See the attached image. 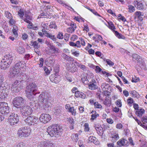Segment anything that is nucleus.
Listing matches in <instances>:
<instances>
[{
    "label": "nucleus",
    "instance_id": "16",
    "mask_svg": "<svg viewBox=\"0 0 147 147\" xmlns=\"http://www.w3.org/2000/svg\"><path fill=\"white\" fill-rule=\"evenodd\" d=\"M117 143L119 146H126L129 145V143L127 140L123 138L119 140Z\"/></svg>",
    "mask_w": 147,
    "mask_h": 147
},
{
    "label": "nucleus",
    "instance_id": "10",
    "mask_svg": "<svg viewBox=\"0 0 147 147\" xmlns=\"http://www.w3.org/2000/svg\"><path fill=\"white\" fill-rule=\"evenodd\" d=\"M38 120V117L31 116L28 117L27 118L24 119L26 123L30 125H34L35 123H37Z\"/></svg>",
    "mask_w": 147,
    "mask_h": 147
},
{
    "label": "nucleus",
    "instance_id": "13",
    "mask_svg": "<svg viewBox=\"0 0 147 147\" xmlns=\"http://www.w3.org/2000/svg\"><path fill=\"white\" fill-rule=\"evenodd\" d=\"M88 88L89 89L94 90L98 88L96 85V82L94 79H92L88 84Z\"/></svg>",
    "mask_w": 147,
    "mask_h": 147
},
{
    "label": "nucleus",
    "instance_id": "36",
    "mask_svg": "<svg viewBox=\"0 0 147 147\" xmlns=\"http://www.w3.org/2000/svg\"><path fill=\"white\" fill-rule=\"evenodd\" d=\"M108 27L110 29L113 31L115 29V27L114 24L111 22H108Z\"/></svg>",
    "mask_w": 147,
    "mask_h": 147
},
{
    "label": "nucleus",
    "instance_id": "59",
    "mask_svg": "<svg viewBox=\"0 0 147 147\" xmlns=\"http://www.w3.org/2000/svg\"><path fill=\"white\" fill-rule=\"evenodd\" d=\"M130 93L132 95L133 97H137L138 93L135 90L131 91L130 92Z\"/></svg>",
    "mask_w": 147,
    "mask_h": 147
},
{
    "label": "nucleus",
    "instance_id": "35",
    "mask_svg": "<svg viewBox=\"0 0 147 147\" xmlns=\"http://www.w3.org/2000/svg\"><path fill=\"white\" fill-rule=\"evenodd\" d=\"M68 111L70 112L72 115L74 116L76 115V112L74 107H71L70 108L69 110H68Z\"/></svg>",
    "mask_w": 147,
    "mask_h": 147
},
{
    "label": "nucleus",
    "instance_id": "41",
    "mask_svg": "<svg viewBox=\"0 0 147 147\" xmlns=\"http://www.w3.org/2000/svg\"><path fill=\"white\" fill-rule=\"evenodd\" d=\"M135 18L139 17L140 16H144V13L140 11H137L134 13Z\"/></svg>",
    "mask_w": 147,
    "mask_h": 147
},
{
    "label": "nucleus",
    "instance_id": "11",
    "mask_svg": "<svg viewBox=\"0 0 147 147\" xmlns=\"http://www.w3.org/2000/svg\"><path fill=\"white\" fill-rule=\"evenodd\" d=\"M51 119L50 115L49 114L42 113L39 118L40 121L43 123H45L49 121Z\"/></svg>",
    "mask_w": 147,
    "mask_h": 147
},
{
    "label": "nucleus",
    "instance_id": "8",
    "mask_svg": "<svg viewBox=\"0 0 147 147\" xmlns=\"http://www.w3.org/2000/svg\"><path fill=\"white\" fill-rule=\"evenodd\" d=\"M133 58L135 60H137V65L141 69H143L144 70H146L145 64L140 56L137 54H134L133 55Z\"/></svg>",
    "mask_w": 147,
    "mask_h": 147
},
{
    "label": "nucleus",
    "instance_id": "42",
    "mask_svg": "<svg viewBox=\"0 0 147 147\" xmlns=\"http://www.w3.org/2000/svg\"><path fill=\"white\" fill-rule=\"evenodd\" d=\"M25 146V144L24 143L22 142H20L17 143L15 146V147H24Z\"/></svg>",
    "mask_w": 147,
    "mask_h": 147
},
{
    "label": "nucleus",
    "instance_id": "17",
    "mask_svg": "<svg viewBox=\"0 0 147 147\" xmlns=\"http://www.w3.org/2000/svg\"><path fill=\"white\" fill-rule=\"evenodd\" d=\"M3 59L10 65L13 60V58L12 55H5Z\"/></svg>",
    "mask_w": 147,
    "mask_h": 147
},
{
    "label": "nucleus",
    "instance_id": "19",
    "mask_svg": "<svg viewBox=\"0 0 147 147\" xmlns=\"http://www.w3.org/2000/svg\"><path fill=\"white\" fill-rule=\"evenodd\" d=\"M134 5L137 9L138 10H143L145 9H146L143 4L141 2H137L136 3H134Z\"/></svg>",
    "mask_w": 147,
    "mask_h": 147
},
{
    "label": "nucleus",
    "instance_id": "30",
    "mask_svg": "<svg viewBox=\"0 0 147 147\" xmlns=\"http://www.w3.org/2000/svg\"><path fill=\"white\" fill-rule=\"evenodd\" d=\"M88 141V142H93L96 144L98 143L97 142V139L96 138L93 136H90L89 137Z\"/></svg>",
    "mask_w": 147,
    "mask_h": 147
},
{
    "label": "nucleus",
    "instance_id": "40",
    "mask_svg": "<svg viewBox=\"0 0 147 147\" xmlns=\"http://www.w3.org/2000/svg\"><path fill=\"white\" fill-rule=\"evenodd\" d=\"M18 51L19 53L22 54L24 52L25 49L23 47L20 46L18 48Z\"/></svg>",
    "mask_w": 147,
    "mask_h": 147
},
{
    "label": "nucleus",
    "instance_id": "15",
    "mask_svg": "<svg viewBox=\"0 0 147 147\" xmlns=\"http://www.w3.org/2000/svg\"><path fill=\"white\" fill-rule=\"evenodd\" d=\"M23 19L25 22L29 24L27 26L28 28H32L31 26H32L33 24L30 21V20H32L31 17L26 14H25L24 17L23 18Z\"/></svg>",
    "mask_w": 147,
    "mask_h": 147
},
{
    "label": "nucleus",
    "instance_id": "24",
    "mask_svg": "<svg viewBox=\"0 0 147 147\" xmlns=\"http://www.w3.org/2000/svg\"><path fill=\"white\" fill-rule=\"evenodd\" d=\"M50 49L51 50V52L52 54L59 53L60 51L59 49L55 48V47L53 45H50Z\"/></svg>",
    "mask_w": 147,
    "mask_h": 147
},
{
    "label": "nucleus",
    "instance_id": "60",
    "mask_svg": "<svg viewBox=\"0 0 147 147\" xmlns=\"http://www.w3.org/2000/svg\"><path fill=\"white\" fill-rule=\"evenodd\" d=\"M106 61L107 63L110 66H113L114 64V63L111 60L109 59H107L106 60Z\"/></svg>",
    "mask_w": 147,
    "mask_h": 147
},
{
    "label": "nucleus",
    "instance_id": "20",
    "mask_svg": "<svg viewBox=\"0 0 147 147\" xmlns=\"http://www.w3.org/2000/svg\"><path fill=\"white\" fill-rule=\"evenodd\" d=\"M94 127L95 129L97 131V133L99 135H101L102 134V127L100 125L98 124H95Z\"/></svg>",
    "mask_w": 147,
    "mask_h": 147
},
{
    "label": "nucleus",
    "instance_id": "6",
    "mask_svg": "<svg viewBox=\"0 0 147 147\" xmlns=\"http://www.w3.org/2000/svg\"><path fill=\"white\" fill-rule=\"evenodd\" d=\"M25 100L21 97H17L14 98L13 101V106L17 108H21L25 102Z\"/></svg>",
    "mask_w": 147,
    "mask_h": 147
},
{
    "label": "nucleus",
    "instance_id": "31",
    "mask_svg": "<svg viewBox=\"0 0 147 147\" xmlns=\"http://www.w3.org/2000/svg\"><path fill=\"white\" fill-rule=\"evenodd\" d=\"M55 76H56L55 74H52L51 75L50 77V80L52 82H56L59 81L57 80V78L55 77Z\"/></svg>",
    "mask_w": 147,
    "mask_h": 147
},
{
    "label": "nucleus",
    "instance_id": "32",
    "mask_svg": "<svg viewBox=\"0 0 147 147\" xmlns=\"http://www.w3.org/2000/svg\"><path fill=\"white\" fill-rule=\"evenodd\" d=\"M22 89L21 87H20V89H18V87L16 86V87H11V90L13 93H18L20 92Z\"/></svg>",
    "mask_w": 147,
    "mask_h": 147
},
{
    "label": "nucleus",
    "instance_id": "47",
    "mask_svg": "<svg viewBox=\"0 0 147 147\" xmlns=\"http://www.w3.org/2000/svg\"><path fill=\"white\" fill-rule=\"evenodd\" d=\"M9 20V25L11 26H13L15 23V21L13 19V18H10Z\"/></svg>",
    "mask_w": 147,
    "mask_h": 147
},
{
    "label": "nucleus",
    "instance_id": "37",
    "mask_svg": "<svg viewBox=\"0 0 147 147\" xmlns=\"http://www.w3.org/2000/svg\"><path fill=\"white\" fill-rule=\"evenodd\" d=\"M94 105L95 108L99 109H102V106L97 102H96L94 103Z\"/></svg>",
    "mask_w": 147,
    "mask_h": 147
},
{
    "label": "nucleus",
    "instance_id": "63",
    "mask_svg": "<svg viewBox=\"0 0 147 147\" xmlns=\"http://www.w3.org/2000/svg\"><path fill=\"white\" fill-rule=\"evenodd\" d=\"M118 16V19L119 20H121L123 22H125L126 21V20L125 18L123 16H121V14H119Z\"/></svg>",
    "mask_w": 147,
    "mask_h": 147
},
{
    "label": "nucleus",
    "instance_id": "49",
    "mask_svg": "<svg viewBox=\"0 0 147 147\" xmlns=\"http://www.w3.org/2000/svg\"><path fill=\"white\" fill-rule=\"evenodd\" d=\"M44 69L45 71L46 75H48L50 74V71L48 68L46 66L44 67Z\"/></svg>",
    "mask_w": 147,
    "mask_h": 147
},
{
    "label": "nucleus",
    "instance_id": "45",
    "mask_svg": "<svg viewBox=\"0 0 147 147\" xmlns=\"http://www.w3.org/2000/svg\"><path fill=\"white\" fill-rule=\"evenodd\" d=\"M128 9H129V12L131 13L134 12L135 10L134 7L131 5H129L128 6Z\"/></svg>",
    "mask_w": 147,
    "mask_h": 147
},
{
    "label": "nucleus",
    "instance_id": "21",
    "mask_svg": "<svg viewBox=\"0 0 147 147\" xmlns=\"http://www.w3.org/2000/svg\"><path fill=\"white\" fill-rule=\"evenodd\" d=\"M75 96L77 98H81L82 99H85L86 97V95L85 94L78 91L75 92Z\"/></svg>",
    "mask_w": 147,
    "mask_h": 147
},
{
    "label": "nucleus",
    "instance_id": "43",
    "mask_svg": "<svg viewBox=\"0 0 147 147\" xmlns=\"http://www.w3.org/2000/svg\"><path fill=\"white\" fill-rule=\"evenodd\" d=\"M66 69L67 70L69 71L70 72H75L76 71V69H75V70H72V68H71V67H69V64L68 63H67L66 65Z\"/></svg>",
    "mask_w": 147,
    "mask_h": 147
},
{
    "label": "nucleus",
    "instance_id": "55",
    "mask_svg": "<svg viewBox=\"0 0 147 147\" xmlns=\"http://www.w3.org/2000/svg\"><path fill=\"white\" fill-rule=\"evenodd\" d=\"M57 38L60 39H63V35L62 33L59 32L57 35Z\"/></svg>",
    "mask_w": 147,
    "mask_h": 147
},
{
    "label": "nucleus",
    "instance_id": "57",
    "mask_svg": "<svg viewBox=\"0 0 147 147\" xmlns=\"http://www.w3.org/2000/svg\"><path fill=\"white\" fill-rule=\"evenodd\" d=\"M15 27H16V26H14L12 30V31L15 36H17L18 35V33L17 32V30L15 28Z\"/></svg>",
    "mask_w": 147,
    "mask_h": 147
},
{
    "label": "nucleus",
    "instance_id": "3",
    "mask_svg": "<svg viewBox=\"0 0 147 147\" xmlns=\"http://www.w3.org/2000/svg\"><path fill=\"white\" fill-rule=\"evenodd\" d=\"M63 129L59 126L53 125L49 126L47 129V132L51 137H58L61 134Z\"/></svg>",
    "mask_w": 147,
    "mask_h": 147
},
{
    "label": "nucleus",
    "instance_id": "4",
    "mask_svg": "<svg viewBox=\"0 0 147 147\" xmlns=\"http://www.w3.org/2000/svg\"><path fill=\"white\" fill-rule=\"evenodd\" d=\"M24 65L21 61L16 63L10 71V75L11 77H15L19 76L22 73L21 69L24 67Z\"/></svg>",
    "mask_w": 147,
    "mask_h": 147
},
{
    "label": "nucleus",
    "instance_id": "48",
    "mask_svg": "<svg viewBox=\"0 0 147 147\" xmlns=\"http://www.w3.org/2000/svg\"><path fill=\"white\" fill-rule=\"evenodd\" d=\"M111 100L108 99H106L103 102L104 105H108L110 104Z\"/></svg>",
    "mask_w": 147,
    "mask_h": 147
},
{
    "label": "nucleus",
    "instance_id": "34",
    "mask_svg": "<svg viewBox=\"0 0 147 147\" xmlns=\"http://www.w3.org/2000/svg\"><path fill=\"white\" fill-rule=\"evenodd\" d=\"M22 74V73L20 74V75L18 77L19 78V79H20L21 80L20 81H22V82L23 83V82L25 81L26 78V76L25 74ZM17 77V76H16V77Z\"/></svg>",
    "mask_w": 147,
    "mask_h": 147
},
{
    "label": "nucleus",
    "instance_id": "5",
    "mask_svg": "<svg viewBox=\"0 0 147 147\" xmlns=\"http://www.w3.org/2000/svg\"><path fill=\"white\" fill-rule=\"evenodd\" d=\"M31 132V129L28 127H22L19 129L18 134L20 138L26 137L29 136Z\"/></svg>",
    "mask_w": 147,
    "mask_h": 147
},
{
    "label": "nucleus",
    "instance_id": "51",
    "mask_svg": "<svg viewBox=\"0 0 147 147\" xmlns=\"http://www.w3.org/2000/svg\"><path fill=\"white\" fill-rule=\"evenodd\" d=\"M84 130L85 131H88L89 130V124L87 123H85L84 124Z\"/></svg>",
    "mask_w": 147,
    "mask_h": 147
},
{
    "label": "nucleus",
    "instance_id": "64",
    "mask_svg": "<svg viewBox=\"0 0 147 147\" xmlns=\"http://www.w3.org/2000/svg\"><path fill=\"white\" fill-rule=\"evenodd\" d=\"M70 26L73 28L75 30L76 28V24L73 22H71L70 24Z\"/></svg>",
    "mask_w": 147,
    "mask_h": 147
},
{
    "label": "nucleus",
    "instance_id": "58",
    "mask_svg": "<svg viewBox=\"0 0 147 147\" xmlns=\"http://www.w3.org/2000/svg\"><path fill=\"white\" fill-rule=\"evenodd\" d=\"M78 36L76 35H73L71 38V41H74L75 40L77 39Z\"/></svg>",
    "mask_w": 147,
    "mask_h": 147
},
{
    "label": "nucleus",
    "instance_id": "38",
    "mask_svg": "<svg viewBox=\"0 0 147 147\" xmlns=\"http://www.w3.org/2000/svg\"><path fill=\"white\" fill-rule=\"evenodd\" d=\"M75 63L76 65L78 66L84 70H85L86 68V67L84 65H82L81 64H79L76 62H75Z\"/></svg>",
    "mask_w": 147,
    "mask_h": 147
},
{
    "label": "nucleus",
    "instance_id": "28",
    "mask_svg": "<svg viewBox=\"0 0 147 147\" xmlns=\"http://www.w3.org/2000/svg\"><path fill=\"white\" fill-rule=\"evenodd\" d=\"M144 109H140L138 110L136 112V114L137 116L141 117L142 115L144 113Z\"/></svg>",
    "mask_w": 147,
    "mask_h": 147
},
{
    "label": "nucleus",
    "instance_id": "44",
    "mask_svg": "<svg viewBox=\"0 0 147 147\" xmlns=\"http://www.w3.org/2000/svg\"><path fill=\"white\" fill-rule=\"evenodd\" d=\"M18 14L23 19L24 12L22 9H20L18 12Z\"/></svg>",
    "mask_w": 147,
    "mask_h": 147
},
{
    "label": "nucleus",
    "instance_id": "1",
    "mask_svg": "<svg viewBox=\"0 0 147 147\" xmlns=\"http://www.w3.org/2000/svg\"><path fill=\"white\" fill-rule=\"evenodd\" d=\"M50 96L46 91L43 92L39 96V101L38 104H36L34 102H30V106H24L21 107V112L24 118L31 115L33 110L38 109L40 107H42L48 108L50 106Z\"/></svg>",
    "mask_w": 147,
    "mask_h": 147
},
{
    "label": "nucleus",
    "instance_id": "12",
    "mask_svg": "<svg viewBox=\"0 0 147 147\" xmlns=\"http://www.w3.org/2000/svg\"><path fill=\"white\" fill-rule=\"evenodd\" d=\"M9 93V89L5 86H4L3 89L0 90V98L4 99L7 96Z\"/></svg>",
    "mask_w": 147,
    "mask_h": 147
},
{
    "label": "nucleus",
    "instance_id": "52",
    "mask_svg": "<svg viewBox=\"0 0 147 147\" xmlns=\"http://www.w3.org/2000/svg\"><path fill=\"white\" fill-rule=\"evenodd\" d=\"M49 26L51 28H55L56 27V25L55 24V23L54 22H51Z\"/></svg>",
    "mask_w": 147,
    "mask_h": 147
},
{
    "label": "nucleus",
    "instance_id": "53",
    "mask_svg": "<svg viewBox=\"0 0 147 147\" xmlns=\"http://www.w3.org/2000/svg\"><path fill=\"white\" fill-rule=\"evenodd\" d=\"M139 80L140 79L139 78H137L135 76L134 77H133L132 78L131 81L133 82L136 83L139 81Z\"/></svg>",
    "mask_w": 147,
    "mask_h": 147
},
{
    "label": "nucleus",
    "instance_id": "23",
    "mask_svg": "<svg viewBox=\"0 0 147 147\" xmlns=\"http://www.w3.org/2000/svg\"><path fill=\"white\" fill-rule=\"evenodd\" d=\"M61 56L64 59L69 62L73 61H74V59L72 57L67 55L64 53H62Z\"/></svg>",
    "mask_w": 147,
    "mask_h": 147
},
{
    "label": "nucleus",
    "instance_id": "61",
    "mask_svg": "<svg viewBox=\"0 0 147 147\" xmlns=\"http://www.w3.org/2000/svg\"><path fill=\"white\" fill-rule=\"evenodd\" d=\"M53 60L50 59L48 61H47V64L48 65H49V66H52L53 65Z\"/></svg>",
    "mask_w": 147,
    "mask_h": 147
},
{
    "label": "nucleus",
    "instance_id": "25",
    "mask_svg": "<svg viewBox=\"0 0 147 147\" xmlns=\"http://www.w3.org/2000/svg\"><path fill=\"white\" fill-rule=\"evenodd\" d=\"M109 87V85L108 84L104 83L102 84L101 88L104 92H105L108 91Z\"/></svg>",
    "mask_w": 147,
    "mask_h": 147
},
{
    "label": "nucleus",
    "instance_id": "27",
    "mask_svg": "<svg viewBox=\"0 0 147 147\" xmlns=\"http://www.w3.org/2000/svg\"><path fill=\"white\" fill-rule=\"evenodd\" d=\"M62 109V107H56L54 108L53 112L56 115H58L61 113Z\"/></svg>",
    "mask_w": 147,
    "mask_h": 147
},
{
    "label": "nucleus",
    "instance_id": "50",
    "mask_svg": "<svg viewBox=\"0 0 147 147\" xmlns=\"http://www.w3.org/2000/svg\"><path fill=\"white\" fill-rule=\"evenodd\" d=\"M38 43L36 41H34L32 43V46L36 48H38L39 47V46L38 45Z\"/></svg>",
    "mask_w": 147,
    "mask_h": 147
},
{
    "label": "nucleus",
    "instance_id": "18",
    "mask_svg": "<svg viewBox=\"0 0 147 147\" xmlns=\"http://www.w3.org/2000/svg\"><path fill=\"white\" fill-rule=\"evenodd\" d=\"M10 65L3 59L1 62V67L2 69L5 70L9 67Z\"/></svg>",
    "mask_w": 147,
    "mask_h": 147
},
{
    "label": "nucleus",
    "instance_id": "33",
    "mask_svg": "<svg viewBox=\"0 0 147 147\" xmlns=\"http://www.w3.org/2000/svg\"><path fill=\"white\" fill-rule=\"evenodd\" d=\"M113 31L115 32V36L119 38H121L123 39H125V37L124 36L119 33L117 31L113 30Z\"/></svg>",
    "mask_w": 147,
    "mask_h": 147
},
{
    "label": "nucleus",
    "instance_id": "56",
    "mask_svg": "<svg viewBox=\"0 0 147 147\" xmlns=\"http://www.w3.org/2000/svg\"><path fill=\"white\" fill-rule=\"evenodd\" d=\"M74 29L72 27H70L69 28H68L67 29V32L72 33L73 32H74L75 31Z\"/></svg>",
    "mask_w": 147,
    "mask_h": 147
},
{
    "label": "nucleus",
    "instance_id": "14",
    "mask_svg": "<svg viewBox=\"0 0 147 147\" xmlns=\"http://www.w3.org/2000/svg\"><path fill=\"white\" fill-rule=\"evenodd\" d=\"M53 144L50 141H43L39 144L38 147H53Z\"/></svg>",
    "mask_w": 147,
    "mask_h": 147
},
{
    "label": "nucleus",
    "instance_id": "22",
    "mask_svg": "<svg viewBox=\"0 0 147 147\" xmlns=\"http://www.w3.org/2000/svg\"><path fill=\"white\" fill-rule=\"evenodd\" d=\"M111 138H112L118 140L119 138L117 131L113 129L111 131Z\"/></svg>",
    "mask_w": 147,
    "mask_h": 147
},
{
    "label": "nucleus",
    "instance_id": "9",
    "mask_svg": "<svg viewBox=\"0 0 147 147\" xmlns=\"http://www.w3.org/2000/svg\"><path fill=\"white\" fill-rule=\"evenodd\" d=\"M9 112V109L8 104L4 102H0V112L1 114L8 113Z\"/></svg>",
    "mask_w": 147,
    "mask_h": 147
},
{
    "label": "nucleus",
    "instance_id": "29",
    "mask_svg": "<svg viewBox=\"0 0 147 147\" xmlns=\"http://www.w3.org/2000/svg\"><path fill=\"white\" fill-rule=\"evenodd\" d=\"M22 81L16 80L12 84L11 87H16V86L18 87V89H20V87H21V83Z\"/></svg>",
    "mask_w": 147,
    "mask_h": 147
},
{
    "label": "nucleus",
    "instance_id": "26",
    "mask_svg": "<svg viewBox=\"0 0 147 147\" xmlns=\"http://www.w3.org/2000/svg\"><path fill=\"white\" fill-rule=\"evenodd\" d=\"M91 113L92 114L91 115V118H90V120L91 121H93L94 119H95L97 117L99 116V115L98 114L96 113V111H92Z\"/></svg>",
    "mask_w": 147,
    "mask_h": 147
},
{
    "label": "nucleus",
    "instance_id": "54",
    "mask_svg": "<svg viewBox=\"0 0 147 147\" xmlns=\"http://www.w3.org/2000/svg\"><path fill=\"white\" fill-rule=\"evenodd\" d=\"M72 138L74 139V140L75 142H77L78 140V134H76L74 135H73L72 136Z\"/></svg>",
    "mask_w": 147,
    "mask_h": 147
},
{
    "label": "nucleus",
    "instance_id": "39",
    "mask_svg": "<svg viewBox=\"0 0 147 147\" xmlns=\"http://www.w3.org/2000/svg\"><path fill=\"white\" fill-rule=\"evenodd\" d=\"M5 16L9 19L13 18L12 14L8 11H6L5 12Z\"/></svg>",
    "mask_w": 147,
    "mask_h": 147
},
{
    "label": "nucleus",
    "instance_id": "62",
    "mask_svg": "<svg viewBox=\"0 0 147 147\" xmlns=\"http://www.w3.org/2000/svg\"><path fill=\"white\" fill-rule=\"evenodd\" d=\"M116 104L117 106L119 107H121V103L120 100L118 99L117 100V101L116 102Z\"/></svg>",
    "mask_w": 147,
    "mask_h": 147
},
{
    "label": "nucleus",
    "instance_id": "46",
    "mask_svg": "<svg viewBox=\"0 0 147 147\" xmlns=\"http://www.w3.org/2000/svg\"><path fill=\"white\" fill-rule=\"evenodd\" d=\"M4 81V77L3 75H0V86H5L3 84Z\"/></svg>",
    "mask_w": 147,
    "mask_h": 147
},
{
    "label": "nucleus",
    "instance_id": "7",
    "mask_svg": "<svg viewBox=\"0 0 147 147\" xmlns=\"http://www.w3.org/2000/svg\"><path fill=\"white\" fill-rule=\"evenodd\" d=\"M8 120L11 125H14L18 122L19 117L17 114L12 113L9 116Z\"/></svg>",
    "mask_w": 147,
    "mask_h": 147
},
{
    "label": "nucleus",
    "instance_id": "2",
    "mask_svg": "<svg viewBox=\"0 0 147 147\" xmlns=\"http://www.w3.org/2000/svg\"><path fill=\"white\" fill-rule=\"evenodd\" d=\"M38 89L36 84L32 83L28 85L26 90V96L29 99L34 98V96L38 93L36 92Z\"/></svg>",
    "mask_w": 147,
    "mask_h": 147
}]
</instances>
